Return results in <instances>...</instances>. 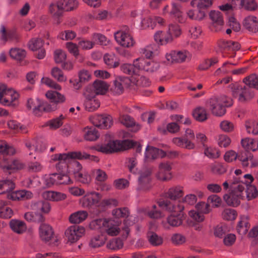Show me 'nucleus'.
<instances>
[{
	"instance_id": "f257e3e1",
	"label": "nucleus",
	"mask_w": 258,
	"mask_h": 258,
	"mask_svg": "<svg viewBox=\"0 0 258 258\" xmlns=\"http://www.w3.org/2000/svg\"><path fill=\"white\" fill-rule=\"evenodd\" d=\"M245 183L237 180L231 183V190L223 196V199L229 206L236 207L240 205L241 201L244 198Z\"/></svg>"
},
{
	"instance_id": "f03ea898",
	"label": "nucleus",
	"mask_w": 258,
	"mask_h": 258,
	"mask_svg": "<svg viewBox=\"0 0 258 258\" xmlns=\"http://www.w3.org/2000/svg\"><path fill=\"white\" fill-rule=\"evenodd\" d=\"M134 146V143L131 140L110 141L106 143L96 146V150L105 154H110L128 149Z\"/></svg>"
},
{
	"instance_id": "7ed1b4c3",
	"label": "nucleus",
	"mask_w": 258,
	"mask_h": 258,
	"mask_svg": "<svg viewBox=\"0 0 258 258\" xmlns=\"http://www.w3.org/2000/svg\"><path fill=\"white\" fill-rule=\"evenodd\" d=\"M231 105V100L226 96L213 97L210 98L208 106L213 114L221 116L226 113V107Z\"/></svg>"
},
{
	"instance_id": "20e7f679",
	"label": "nucleus",
	"mask_w": 258,
	"mask_h": 258,
	"mask_svg": "<svg viewBox=\"0 0 258 258\" xmlns=\"http://www.w3.org/2000/svg\"><path fill=\"white\" fill-rule=\"evenodd\" d=\"M19 94L5 84L0 86V103L5 106H16L18 105Z\"/></svg>"
},
{
	"instance_id": "39448f33",
	"label": "nucleus",
	"mask_w": 258,
	"mask_h": 258,
	"mask_svg": "<svg viewBox=\"0 0 258 258\" xmlns=\"http://www.w3.org/2000/svg\"><path fill=\"white\" fill-rule=\"evenodd\" d=\"M134 66L135 69L151 73L156 72L160 67L158 62L144 57H139L134 61Z\"/></svg>"
},
{
	"instance_id": "423d86ee",
	"label": "nucleus",
	"mask_w": 258,
	"mask_h": 258,
	"mask_svg": "<svg viewBox=\"0 0 258 258\" xmlns=\"http://www.w3.org/2000/svg\"><path fill=\"white\" fill-rule=\"evenodd\" d=\"M232 95L241 102L250 100L254 95L252 89L245 85H235L232 89Z\"/></svg>"
},
{
	"instance_id": "0eeeda50",
	"label": "nucleus",
	"mask_w": 258,
	"mask_h": 258,
	"mask_svg": "<svg viewBox=\"0 0 258 258\" xmlns=\"http://www.w3.org/2000/svg\"><path fill=\"white\" fill-rule=\"evenodd\" d=\"M85 232L86 229L83 226L72 225L66 230L64 234L68 241L71 243H74L83 237L85 234Z\"/></svg>"
},
{
	"instance_id": "6e6552de",
	"label": "nucleus",
	"mask_w": 258,
	"mask_h": 258,
	"mask_svg": "<svg viewBox=\"0 0 258 258\" xmlns=\"http://www.w3.org/2000/svg\"><path fill=\"white\" fill-rule=\"evenodd\" d=\"M157 203L161 210L170 213L181 212L184 209L179 201L160 200Z\"/></svg>"
},
{
	"instance_id": "1a4fd4ad",
	"label": "nucleus",
	"mask_w": 258,
	"mask_h": 258,
	"mask_svg": "<svg viewBox=\"0 0 258 258\" xmlns=\"http://www.w3.org/2000/svg\"><path fill=\"white\" fill-rule=\"evenodd\" d=\"M89 119L94 125L102 129L110 128L113 124L112 117L108 114H95Z\"/></svg>"
},
{
	"instance_id": "9d476101",
	"label": "nucleus",
	"mask_w": 258,
	"mask_h": 258,
	"mask_svg": "<svg viewBox=\"0 0 258 258\" xmlns=\"http://www.w3.org/2000/svg\"><path fill=\"white\" fill-rule=\"evenodd\" d=\"M102 233L110 236H117L120 232L121 222L112 218H105Z\"/></svg>"
},
{
	"instance_id": "9b49d317",
	"label": "nucleus",
	"mask_w": 258,
	"mask_h": 258,
	"mask_svg": "<svg viewBox=\"0 0 258 258\" xmlns=\"http://www.w3.org/2000/svg\"><path fill=\"white\" fill-rule=\"evenodd\" d=\"M152 170L145 169L141 171L139 178V185L137 188L138 191H147L151 188L150 175Z\"/></svg>"
},
{
	"instance_id": "f8f14e48",
	"label": "nucleus",
	"mask_w": 258,
	"mask_h": 258,
	"mask_svg": "<svg viewBox=\"0 0 258 258\" xmlns=\"http://www.w3.org/2000/svg\"><path fill=\"white\" fill-rule=\"evenodd\" d=\"M117 43L124 47H131L134 45L135 41L133 37L123 31H117L114 34Z\"/></svg>"
},
{
	"instance_id": "ddd939ff",
	"label": "nucleus",
	"mask_w": 258,
	"mask_h": 258,
	"mask_svg": "<svg viewBox=\"0 0 258 258\" xmlns=\"http://www.w3.org/2000/svg\"><path fill=\"white\" fill-rule=\"evenodd\" d=\"M102 197L96 192H91L86 194L80 200V204L82 207L89 208L99 203Z\"/></svg>"
},
{
	"instance_id": "4468645a",
	"label": "nucleus",
	"mask_w": 258,
	"mask_h": 258,
	"mask_svg": "<svg viewBox=\"0 0 258 258\" xmlns=\"http://www.w3.org/2000/svg\"><path fill=\"white\" fill-rule=\"evenodd\" d=\"M91 88H87L84 94L85 97L84 105L86 110L94 111L98 109L100 105L99 101L96 98L94 94H91Z\"/></svg>"
},
{
	"instance_id": "2eb2a0df",
	"label": "nucleus",
	"mask_w": 258,
	"mask_h": 258,
	"mask_svg": "<svg viewBox=\"0 0 258 258\" xmlns=\"http://www.w3.org/2000/svg\"><path fill=\"white\" fill-rule=\"evenodd\" d=\"M177 214L171 213L166 218V220L162 222V225L165 228H169L168 225L173 227L181 226L185 219L184 214L178 212Z\"/></svg>"
},
{
	"instance_id": "dca6fc26",
	"label": "nucleus",
	"mask_w": 258,
	"mask_h": 258,
	"mask_svg": "<svg viewBox=\"0 0 258 258\" xmlns=\"http://www.w3.org/2000/svg\"><path fill=\"white\" fill-rule=\"evenodd\" d=\"M189 55V52L186 50L171 51L167 53L165 57L168 62H182L185 61Z\"/></svg>"
},
{
	"instance_id": "f3484780",
	"label": "nucleus",
	"mask_w": 258,
	"mask_h": 258,
	"mask_svg": "<svg viewBox=\"0 0 258 258\" xmlns=\"http://www.w3.org/2000/svg\"><path fill=\"white\" fill-rule=\"evenodd\" d=\"M74 152L68 153L57 154L52 156L51 160L54 161H58V162L55 165L56 169L61 170L64 168L67 162L70 159H75V155H73Z\"/></svg>"
},
{
	"instance_id": "a211bd4d",
	"label": "nucleus",
	"mask_w": 258,
	"mask_h": 258,
	"mask_svg": "<svg viewBox=\"0 0 258 258\" xmlns=\"http://www.w3.org/2000/svg\"><path fill=\"white\" fill-rule=\"evenodd\" d=\"M164 151L157 148L148 145L144 154V159L146 161L155 160L158 158L165 157Z\"/></svg>"
},
{
	"instance_id": "6ab92c4d",
	"label": "nucleus",
	"mask_w": 258,
	"mask_h": 258,
	"mask_svg": "<svg viewBox=\"0 0 258 258\" xmlns=\"http://www.w3.org/2000/svg\"><path fill=\"white\" fill-rule=\"evenodd\" d=\"M39 235L42 241L45 242H49L53 237L54 231L50 225L42 223L39 228Z\"/></svg>"
},
{
	"instance_id": "aec40b11",
	"label": "nucleus",
	"mask_w": 258,
	"mask_h": 258,
	"mask_svg": "<svg viewBox=\"0 0 258 258\" xmlns=\"http://www.w3.org/2000/svg\"><path fill=\"white\" fill-rule=\"evenodd\" d=\"M171 167L168 162L161 163L159 165V171L156 174L157 178L161 181H167L171 179Z\"/></svg>"
},
{
	"instance_id": "412c9836",
	"label": "nucleus",
	"mask_w": 258,
	"mask_h": 258,
	"mask_svg": "<svg viewBox=\"0 0 258 258\" xmlns=\"http://www.w3.org/2000/svg\"><path fill=\"white\" fill-rule=\"evenodd\" d=\"M109 85L105 81L96 80L92 85V89H91V94L96 95H105L108 91Z\"/></svg>"
},
{
	"instance_id": "4be33fe9",
	"label": "nucleus",
	"mask_w": 258,
	"mask_h": 258,
	"mask_svg": "<svg viewBox=\"0 0 258 258\" xmlns=\"http://www.w3.org/2000/svg\"><path fill=\"white\" fill-rule=\"evenodd\" d=\"M128 81L127 78L117 77L113 81V85L111 88V92L115 95L121 94L124 91V88Z\"/></svg>"
},
{
	"instance_id": "5701e85b",
	"label": "nucleus",
	"mask_w": 258,
	"mask_h": 258,
	"mask_svg": "<svg viewBox=\"0 0 258 258\" xmlns=\"http://www.w3.org/2000/svg\"><path fill=\"white\" fill-rule=\"evenodd\" d=\"M164 194L166 198L176 201L183 196V187L180 185L173 186L170 187Z\"/></svg>"
},
{
	"instance_id": "b1692460",
	"label": "nucleus",
	"mask_w": 258,
	"mask_h": 258,
	"mask_svg": "<svg viewBox=\"0 0 258 258\" xmlns=\"http://www.w3.org/2000/svg\"><path fill=\"white\" fill-rule=\"evenodd\" d=\"M42 102L38 98H29L27 100V107L35 115H40L42 111Z\"/></svg>"
},
{
	"instance_id": "393cba45",
	"label": "nucleus",
	"mask_w": 258,
	"mask_h": 258,
	"mask_svg": "<svg viewBox=\"0 0 258 258\" xmlns=\"http://www.w3.org/2000/svg\"><path fill=\"white\" fill-rule=\"evenodd\" d=\"M15 153V150L13 147L9 146L4 141H0V154L2 156L0 157V163H4L7 159L9 158L6 156H12Z\"/></svg>"
},
{
	"instance_id": "a878e982",
	"label": "nucleus",
	"mask_w": 258,
	"mask_h": 258,
	"mask_svg": "<svg viewBox=\"0 0 258 258\" xmlns=\"http://www.w3.org/2000/svg\"><path fill=\"white\" fill-rule=\"evenodd\" d=\"M209 16L212 21V27L215 28V31H218L220 30L224 24L223 18L221 13L219 11H212Z\"/></svg>"
},
{
	"instance_id": "bb28decb",
	"label": "nucleus",
	"mask_w": 258,
	"mask_h": 258,
	"mask_svg": "<svg viewBox=\"0 0 258 258\" xmlns=\"http://www.w3.org/2000/svg\"><path fill=\"white\" fill-rule=\"evenodd\" d=\"M42 197L48 201L59 202L64 200L67 198V195L61 192L49 190L43 192Z\"/></svg>"
},
{
	"instance_id": "cd10ccee",
	"label": "nucleus",
	"mask_w": 258,
	"mask_h": 258,
	"mask_svg": "<svg viewBox=\"0 0 258 258\" xmlns=\"http://www.w3.org/2000/svg\"><path fill=\"white\" fill-rule=\"evenodd\" d=\"M82 133L84 139L88 141H94L99 137L98 131L92 126H86L82 130Z\"/></svg>"
},
{
	"instance_id": "c85d7f7f",
	"label": "nucleus",
	"mask_w": 258,
	"mask_h": 258,
	"mask_svg": "<svg viewBox=\"0 0 258 258\" xmlns=\"http://www.w3.org/2000/svg\"><path fill=\"white\" fill-rule=\"evenodd\" d=\"M87 211L80 210L71 214L69 217V221L72 224H80L84 221L88 217Z\"/></svg>"
},
{
	"instance_id": "c756f323",
	"label": "nucleus",
	"mask_w": 258,
	"mask_h": 258,
	"mask_svg": "<svg viewBox=\"0 0 258 258\" xmlns=\"http://www.w3.org/2000/svg\"><path fill=\"white\" fill-rule=\"evenodd\" d=\"M172 143L176 146L184 148L187 150H194L196 148V145L187 138L175 137L172 139Z\"/></svg>"
},
{
	"instance_id": "7c9ffc66",
	"label": "nucleus",
	"mask_w": 258,
	"mask_h": 258,
	"mask_svg": "<svg viewBox=\"0 0 258 258\" xmlns=\"http://www.w3.org/2000/svg\"><path fill=\"white\" fill-rule=\"evenodd\" d=\"M249 218L248 215H242L240 217L238 222L237 230L240 235L245 234L250 228Z\"/></svg>"
},
{
	"instance_id": "2f4dec72",
	"label": "nucleus",
	"mask_w": 258,
	"mask_h": 258,
	"mask_svg": "<svg viewBox=\"0 0 258 258\" xmlns=\"http://www.w3.org/2000/svg\"><path fill=\"white\" fill-rule=\"evenodd\" d=\"M30 208L32 210L40 211L44 214H48L51 210L50 204L43 201L32 202L30 205Z\"/></svg>"
},
{
	"instance_id": "473e14b6",
	"label": "nucleus",
	"mask_w": 258,
	"mask_h": 258,
	"mask_svg": "<svg viewBox=\"0 0 258 258\" xmlns=\"http://www.w3.org/2000/svg\"><path fill=\"white\" fill-rule=\"evenodd\" d=\"M243 26L250 32L255 33L258 31V20L253 16H250L245 18Z\"/></svg>"
},
{
	"instance_id": "72a5a7b5",
	"label": "nucleus",
	"mask_w": 258,
	"mask_h": 258,
	"mask_svg": "<svg viewBox=\"0 0 258 258\" xmlns=\"http://www.w3.org/2000/svg\"><path fill=\"white\" fill-rule=\"evenodd\" d=\"M218 46L224 51H237L240 48V45L237 42L221 40L218 42Z\"/></svg>"
},
{
	"instance_id": "f704fd0d",
	"label": "nucleus",
	"mask_w": 258,
	"mask_h": 258,
	"mask_svg": "<svg viewBox=\"0 0 258 258\" xmlns=\"http://www.w3.org/2000/svg\"><path fill=\"white\" fill-rule=\"evenodd\" d=\"M0 166L3 170L21 169L24 168V165L19 160H14L12 162L9 161V158L3 163H0Z\"/></svg>"
},
{
	"instance_id": "c9c22d12",
	"label": "nucleus",
	"mask_w": 258,
	"mask_h": 258,
	"mask_svg": "<svg viewBox=\"0 0 258 258\" xmlns=\"http://www.w3.org/2000/svg\"><path fill=\"white\" fill-rule=\"evenodd\" d=\"M154 39L159 44L164 45L172 41V36L170 34H168L167 32L158 31L154 35Z\"/></svg>"
},
{
	"instance_id": "e433bc0d",
	"label": "nucleus",
	"mask_w": 258,
	"mask_h": 258,
	"mask_svg": "<svg viewBox=\"0 0 258 258\" xmlns=\"http://www.w3.org/2000/svg\"><path fill=\"white\" fill-rule=\"evenodd\" d=\"M242 146L247 151H255L258 150V140L246 138L241 141Z\"/></svg>"
},
{
	"instance_id": "4c0bfd02",
	"label": "nucleus",
	"mask_w": 258,
	"mask_h": 258,
	"mask_svg": "<svg viewBox=\"0 0 258 258\" xmlns=\"http://www.w3.org/2000/svg\"><path fill=\"white\" fill-rule=\"evenodd\" d=\"M25 145L30 150L37 152H42L45 149V145L40 141L35 139L29 140L26 141Z\"/></svg>"
},
{
	"instance_id": "58836bf2",
	"label": "nucleus",
	"mask_w": 258,
	"mask_h": 258,
	"mask_svg": "<svg viewBox=\"0 0 258 258\" xmlns=\"http://www.w3.org/2000/svg\"><path fill=\"white\" fill-rule=\"evenodd\" d=\"M64 3L62 1H58L56 3L51 4L49 8L50 14L54 17L60 16L64 10Z\"/></svg>"
},
{
	"instance_id": "ea45409f",
	"label": "nucleus",
	"mask_w": 258,
	"mask_h": 258,
	"mask_svg": "<svg viewBox=\"0 0 258 258\" xmlns=\"http://www.w3.org/2000/svg\"><path fill=\"white\" fill-rule=\"evenodd\" d=\"M104 63L110 68H115L120 64L119 60L113 53H106L103 57Z\"/></svg>"
},
{
	"instance_id": "a19ab883",
	"label": "nucleus",
	"mask_w": 258,
	"mask_h": 258,
	"mask_svg": "<svg viewBox=\"0 0 258 258\" xmlns=\"http://www.w3.org/2000/svg\"><path fill=\"white\" fill-rule=\"evenodd\" d=\"M10 226L14 232L18 234L24 233L27 229L24 222L16 219L11 220L10 222Z\"/></svg>"
},
{
	"instance_id": "79ce46f5",
	"label": "nucleus",
	"mask_w": 258,
	"mask_h": 258,
	"mask_svg": "<svg viewBox=\"0 0 258 258\" xmlns=\"http://www.w3.org/2000/svg\"><path fill=\"white\" fill-rule=\"evenodd\" d=\"M9 54L12 59L20 61L26 57V52L24 49L15 47L10 49Z\"/></svg>"
},
{
	"instance_id": "37998d69",
	"label": "nucleus",
	"mask_w": 258,
	"mask_h": 258,
	"mask_svg": "<svg viewBox=\"0 0 258 258\" xmlns=\"http://www.w3.org/2000/svg\"><path fill=\"white\" fill-rule=\"evenodd\" d=\"M24 218L29 222L40 223L44 222L45 220V218L42 214L33 212L26 213L24 215Z\"/></svg>"
},
{
	"instance_id": "c03bdc74",
	"label": "nucleus",
	"mask_w": 258,
	"mask_h": 258,
	"mask_svg": "<svg viewBox=\"0 0 258 258\" xmlns=\"http://www.w3.org/2000/svg\"><path fill=\"white\" fill-rule=\"evenodd\" d=\"M187 17L191 20L201 21L206 17V12L204 10H189L186 12Z\"/></svg>"
},
{
	"instance_id": "a18cd8bd",
	"label": "nucleus",
	"mask_w": 258,
	"mask_h": 258,
	"mask_svg": "<svg viewBox=\"0 0 258 258\" xmlns=\"http://www.w3.org/2000/svg\"><path fill=\"white\" fill-rule=\"evenodd\" d=\"M106 239L103 234L97 235L91 238L89 245L90 247L97 248L103 245Z\"/></svg>"
},
{
	"instance_id": "49530a36",
	"label": "nucleus",
	"mask_w": 258,
	"mask_h": 258,
	"mask_svg": "<svg viewBox=\"0 0 258 258\" xmlns=\"http://www.w3.org/2000/svg\"><path fill=\"white\" fill-rule=\"evenodd\" d=\"M46 96L55 103H62L65 101L64 96L56 91H48L46 93Z\"/></svg>"
},
{
	"instance_id": "de8ad7c7",
	"label": "nucleus",
	"mask_w": 258,
	"mask_h": 258,
	"mask_svg": "<svg viewBox=\"0 0 258 258\" xmlns=\"http://www.w3.org/2000/svg\"><path fill=\"white\" fill-rule=\"evenodd\" d=\"M15 183L9 179L0 181V194L8 192L14 189Z\"/></svg>"
},
{
	"instance_id": "09e8293b",
	"label": "nucleus",
	"mask_w": 258,
	"mask_h": 258,
	"mask_svg": "<svg viewBox=\"0 0 258 258\" xmlns=\"http://www.w3.org/2000/svg\"><path fill=\"white\" fill-rule=\"evenodd\" d=\"M204 153L206 156L210 159H217L220 156V152L215 148L205 146Z\"/></svg>"
},
{
	"instance_id": "8fccbe9b",
	"label": "nucleus",
	"mask_w": 258,
	"mask_h": 258,
	"mask_svg": "<svg viewBox=\"0 0 258 258\" xmlns=\"http://www.w3.org/2000/svg\"><path fill=\"white\" fill-rule=\"evenodd\" d=\"M145 212L150 218L152 219H160L165 217L163 212L158 210L156 205H153L151 210H146Z\"/></svg>"
},
{
	"instance_id": "3c124183",
	"label": "nucleus",
	"mask_w": 258,
	"mask_h": 258,
	"mask_svg": "<svg viewBox=\"0 0 258 258\" xmlns=\"http://www.w3.org/2000/svg\"><path fill=\"white\" fill-rule=\"evenodd\" d=\"M245 86L249 88H255L258 90V77L255 74H252L243 79Z\"/></svg>"
},
{
	"instance_id": "603ef678",
	"label": "nucleus",
	"mask_w": 258,
	"mask_h": 258,
	"mask_svg": "<svg viewBox=\"0 0 258 258\" xmlns=\"http://www.w3.org/2000/svg\"><path fill=\"white\" fill-rule=\"evenodd\" d=\"M51 75L59 82H64L67 80V77L64 75L62 70L57 67H54L51 69Z\"/></svg>"
},
{
	"instance_id": "864d4df0",
	"label": "nucleus",
	"mask_w": 258,
	"mask_h": 258,
	"mask_svg": "<svg viewBox=\"0 0 258 258\" xmlns=\"http://www.w3.org/2000/svg\"><path fill=\"white\" fill-rule=\"evenodd\" d=\"M192 114L194 118L199 121H203L207 119V111L203 107L197 108L194 111Z\"/></svg>"
},
{
	"instance_id": "5fc2aeb1",
	"label": "nucleus",
	"mask_w": 258,
	"mask_h": 258,
	"mask_svg": "<svg viewBox=\"0 0 258 258\" xmlns=\"http://www.w3.org/2000/svg\"><path fill=\"white\" fill-rule=\"evenodd\" d=\"M245 127L248 134L253 135H258V122L250 120L245 122Z\"/></svg>"
},
{
	"instance_id": "6e6d98bb",
	"label": "nucleus",
	"mask_w": 258,
	"mask_h": 258,
	"mask_svg": "<svg viewBox=\"0 0 258 258\" xmlns=\"http://www.w3.org/2000/svg\"><path fill=\"white\" fill-rule=\"evenodd\" d=\"M211 172L215 174L221 175L227 171L226 167L221 163L217 162L212 164L210 166Z\"/></svg>"
},
{
	"instance_id": "4d7b16f0",
	"label": "nucleus",
	"mask_w": 258,
	"mask_h": 258,
	"mask_svg": "<svg viewBox=\"0 0 258 258\" xmlns=\"http://www.w3.org/2000/svg\"><path fill=\"white\" fill-rule=\"evenodd\" d=\"M130 211L127 208H117L112 211V215L116 218H127L130 216Z\"/></svg>"
},
{
	"instance_id": "13d9d810",
	"label": "nucleus",
	"mask_w": 258,
	"mask_h": 258,
	"mask_svg": "<svg viewBox=\"0 0 258 258\" xmlns=\"http://www.w3.org/2000/svg\"><path fill=\"white\" fill-rule=\"evenodd\" d=\"M93 174L95 176L96 181L98 182H103L108 178L106 173L101 169H94Z\"/></svg>"
},
{
	"instance_id": "bf43d9fd",
	"label": "nucleus",
	"mask_w": 258,
	"mask_h": 258,
	"mask_svg": "<svg viewBox=\"0 0 258 258\" xmlns=\"http://www.w3.org/2000/svg\"><path fill=\"white\" fill-rule=\"evenodd\" d=\"M76 36L75 32L68 30L60 32L57 35V38L62 40L68 41L74 39Z\"/></svg>"
},
{
	"instance_id": "052dcab7",
	"label": "nucleus",
	"mask_w": 258,
	"mask_h": 258,
	"mask_svg": "<svg viewBox=\"0 0 258 258\" xmlns=\"http://www.w3.org/2000/svg\"><path fill=\"white\" fill-rule=\"evenodd\" d=\"M245 192L246 198L248 201L255 198L258 196V191L256 187L250 184H246Z\"/></svg>"
},
{
	"instance_id": "680f3d73",
	"label": "nucleus",
	"mask_w": 258,
	"mask_h": 258,
	"mask_svg": "<svg viewBox=\"0 0 258 258\" xmlns=\"http://www.w3.org/2000/svg\"><path fill=\"white\" fill-rule=\"evenodd\" d=\"M237 215L236 211L231 209H225L222 213V218L227 221L234 220Z\"/></svg>"
},
{
	"instance_id": "e2e57ef3",
	"label": "nucleus",
	"mask_w": 258,
	"mask_h": 258,
	"mask_svg": "<svg viewBox=\"0 0 258 258\" xmlns=\"http://www.w3.org/2000/svg\"><path fill=\"white\" fill-rule=\"evenodd\" d=\"M148 238L150 243L153 246H159L163 243L162 238L154 232L149 233Z\"/></svg>"
},
{
	"instance_id": "0e129e2a",
	"label": "nucleus",
	"mask_w": 258,
	"mask_h": 258,
	"mask_svg": "<svg viewBox=\"0 0 258 258\" xmlns=\"http://www.w3.org/2000/svg\"><path fill=\"white\" fill-rule=\"evenodd\" d=\"M73 155H75V159H89L95 162H98L99 160L97 156L90 155L85 152H74Z\"/></svg>"
},
{
	"instance_id": "69168bd1",
	"label": "nucleus",
	"mask_w": 258,
	"mask_h": 258,
	"mask_svg": "<svg viewBox=\"0 0 258 258\" xmlns=\"http://www.w3.org/2000/svg\"><path fill=\"white\" fill-rule=\"evenodd\" d=\"M123 243L119 238H114L110 240L107 244L108 248L116 250L120 249L123 247Z\"/></svg>"
},
{
	"instance_id": "338daca9",
	"label": "nucleus",
	"mask_w": 258,
	"mask_h": 258,
	"mask_svg": "<svg viewBox=\"0 0 258 258\" xmlns=\"http://www.w3.org/2000/svg\"><path fill=\"white\" fill-rule=\"evenodd\" d=\"M43 45L42 39L40 38L32 39L28 43V46L30 49L32 51H37L41 49Z\"/></svg>"
},
{
	"instance_id": "774afa93",
	"label": "nucleus",
	"mask_w": 258,
	"mask_h": 258,
	"mask_svg": "<svg viewBox=\"0 0 258 258\" xmlns=\"http://www.w3.org/2000/svg\"><path fill=\"white\" fill-rule=\"evenodd\" d=\"M67 58L66 53L61 49H57L54 52V61L57 63H63Z\"/></svg>"
}]
</instances>
